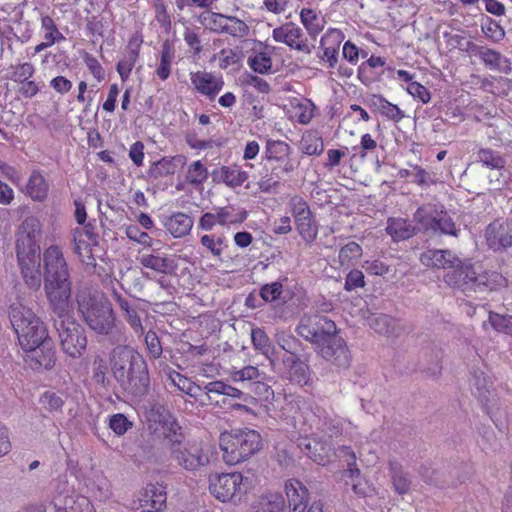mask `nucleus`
<instances>
[{
	"mask_svg": "<svg viewBox=\"0 0 512 512\" xmlns=\"http://www.w3.org/2000/svg\"><path fill=\"white\" fill-rule=\"evenodd\" d=\"M44 289L52 311L62 351L72 358H79L87 347L84 327L71 315V281L67 262L58 246H50L43 254Z\"/></svg>",
	"mask_w": 512,
	"mask_h": 512,
	"instance_id": "1",
	"label": "nucleus"
},
{
	"mask_svg": "<svg viewBox=\"0 0 512 512\" xmlns=\"http://www.w3.org/2000/svg\"><path fill=\"white\" fill-rule=\"evenodd\" d=\"M41 239L42 224L35 216L26 217L15 232L18 264L25 283L32 289H38L41 285Z\"/></svg>",
	"mask_w": 512,
	"mask_h": 512,
	"instance_id": "2",
	"label": "nucleus"
},
{
	"mask_svg": "<svg viewBox=\"0 0 512 512\" xmlns=\"http://www.w3.org/2000/svg\"><path fill=\"white\" fill-rule=\"evenodd\" d=\"M111 371L120 387L131 397L142 398L150 388V377L144 357L128 346H118L111 356Z\"/></svg>",
	"mask_w": 512,
	"mask_h": 512,
	"instance_id": "3",
	"label": "nucleus"
},
{
	"mask_svg": "<svg viewBox=\"0 0 512 512\" xmlns=\"http://www.w3.org/2000/svg\"><path fill=\"white\" fill-rule=\"evenodd\" d=\"M446 282L459 289L465 296L484 299L489 293L506 286V278L496 271L477 272L472 264L463 263L450 271Z\"/></svg>",
	"mask_w": 512,
	"mask_h": 512,
	"instance_id": "4",
	"label": "nucleus"
},
{
	"mask_svg": "<svg viewBox=\"0 0 512 512\" xmlns=\"http://www.w3.org/2000/svg\"><path fill=\"white\" fill-rule=\"evenodd\" d=\"M76 300L79 314L92 331L104 336L112 333L116 317L111 303L105 296L80 291Z\"/></svg>",
	"mask_w": 512,
	"mask_h": 512,
	"instance_id": "5",
	"label": "nucleus"
},
{
	"mask_svg": "<svg viewBox=\"0 0 512 512\" xmlns=\"http://www.w3.org/2000/svg\"><path fill=\"white\" fill-rule=\"evenodd\" d=\"M9 319L23 350L35 348L49 340L46 327L30 308L20 303L12 304Z\"/></svg>",
	"mask_w": 512,
	"mask_h": 512,
	"instance_id": "6",
	"label": "nucleus"
},
{
	"mask_svg": "<svg viewBox=\"0 0 512 512\" xmlns=\"http://www.w3.org/2000/svg\"><path fill=\"white\" fill-rule=\"evenodd\" d=\"M219 442L223 459L229 465L247 460L262 448L261 435L248 428L223 432Z\"/></svg>",
	"mask_w": 512,
	"mask_h": 512,
	"instance_id": "7",
	"label": "nucleus"
},
{
	"mask_svg": "<svg viewBox=\"0 0 512 512\" xmlns=\"http://www.w3.org/2000/svg\"><path fill=\"white\" fill-rule=\"evenodd\" d=\"M413 222L424 232L457 236L456 225L442 206L426 204L419 207L413 215Z\"/></svg>",
	"mask_w": 512,
	"mask_h": 512,
	"instance_id": "8",
	"label": "nucleus"
},
{
	"mask_svg": "<svg viewBox=\"0 0 512 512\" xmlns=\"http://www.w3.org/2000/svg\"><path fill=\"white\" fill-rule=\"evenodd\" d=\"M248 489V478H244L239 472L211 475L209 478V490L222 502H237Z\"/></svg>",
	"mask_w": 512,
	"mask_h": 512,
	"instance_id": "9",
	"label": "nucleus"
},
{
	"mask_svg": "<svg viewBox=\"0 0 512 512\" xmlns=\"http://www.w3.org/2000/svg\"><path fill=\"white\" fill-rule=\"evenodd\" d=\"M296 332L305 340L313 343L316 350L324 345L328 340L336 335V325L334 321L321 315H304Z\"/></svg>",
	"mask_w": 512,
	"mask_h": 512,
	"instance_id": "10",
	"label": "nucleus"
},
{
	"mask_svg": "<svg viewBox=\"0 0 512 512\" xmlns=\"http://www.w3.org/2000/svg\"><path fill=\"white\" fill-rule=\"evenodd\" d=\"M169 454L178 467L190 472L197 471L209 463L207 453L198 442H183L172 448Z\"/></svg>",
	"mask_w": 512,
	"mask_h": 512,
	"instance_id": "11",
	"label": "nucleus"
},
{
	"mask_svg": "<svg viewBox=\"0 0 512 512\" xmlns=\"http://www.w3.org/2000/svg\"><path fill=\"white\" fill-rule=\"evenodd\" d=\"M300 451L315 463L325 466L335 457V449L327 439L301 437L297 440Z\"/></svg>",
	"mask_w": 512,
	"mask_h": 512,
	"instance_id": "12",
	"label": "nucleus"
},
{
	"mask_svg": "<svg viewBox=\"0 0 512 512\" xmlns=\"http://www.w3.org/2000/svg\"><path fill=\"white\" fill-rule=\"evenodd\" d=\"M318 353L331 364L338 368L347 369L350 366L352 356L344 339L337 334L324 345L319 346Z\"/></svg>",
	"mask_w": 512,
	"mask_h": 512,
	"instance_id": "13",
	"label": "nucleus"
},
{
	"mask_svg": "<svg viewBox=\"0 0 512 512\" xmlns=\"http://www.w3.org/2000/svg\"><path fill=\"white\" fill-rule=\"evenodd\" d=\"M420 474L424 481L440 488L456 486L463 482L458 473V468L450 464H443L437 468L421 467Z\"/></svg>",
	"mask_w": 512,
	"mask_h": 512,
	"instance_id": "14",
	"label": "nucleus"
},
{
	"mask_svg": "<svg viewBox=\"0 0 512 512\" xmlns=\"http://www.w3.org/2000/svg\"><path fill=\"white\" fill-rule=\"evenodd\" d=\"M272 36L275 42L285 43L291 49L310 53L307 39L302 29L293 22H287L273 30Z\"/></svg>",
	"mask_w": 512,
	"mask_h": 512,
	"instance_id": "15",
	"label": "nucleus"
},
{
	"mask_svg": "<svg viewBox=\"0 0 512 512\" xmlns=\"http://www.w3.org/2000/svg\"><path fill=\"white\" fill-rule=\"evenodd\" d=\"M487 245L494 251L512 246V221L495 220L485 230Z\"/></svg>",
	"mask_w": 512,
	"mask_h": 512,
	"instance_id": "16",
	"label": "nucleus"
},
{
	"mask_svg": "<svg viewBox=\"0 0 512 512\" xmlns=\"http://www.w3.org/2000/svg\"><path fill=\"white\" fill-rule=\"evenodd\" d=\"M26 351L25 362L34 371L50 370L55 365V351L51 340Z\"/></svg>",
	"mask_w": 512,
	"mask_h": 512,
	"instance_id": "17",
	"label": "nucleus"
},
{
	"mask_svg": "<svg viewBox=\"0 0 512 512\" xmlns=\"http://www.w3.org/2000/svg\"><path fill=\"white\" fill-rule=\"evenodd\" d=\"M167 494L165 488L158 484H147L143 488L139 506L135 512H161L166 507Z\"/></svg>",
	"mask_w": 512,
	"mask_h": 512,
	"instance_id": "18",
	"label": "nucleus"
},
{
	"mask_svg": "<svg viewBox=\"0 0 512 512\" xmlns=\"http://www.w3.org/2000/svg\"><path fill=\"white\" fill-rule=\"evenodd\" d=\"M423 265L432 268L456 270L464 263L450 250L430 249L421 254Z\"/></svg>",
	"mask_w": 512,
	"mask_h": 512,
	"instance_id": "19",
	"label": "nucleus"
},
{
	"mask_svg": "<svg viewBox=\"0 0 512 512\" xmlns=\"http://www.w3.org/2000/svg\"><path fill=\"white\" fill-rule=\"evenodd\" d=\"M161 410H164L161 405H154L152 408V411H155L159 415V422L163 427L164 439L166 440L168 450L170 451L172 448H175L184 442V435L182 427L179 425L177 420L170 414L163 415Z\"/></svg>",
	"mask_w": 512,
	"mask_h": 512,
	"instance_id": "20",
	"label": "nucleus"
},
{
	"mask_svg": "<svg viewBox=\"0 0 512 512\" xmlns=\"http://www.w3.org/2000/svg\"><path fill=\"white\" fill-rule=\"evenodd\" d=\"M111 296L114 302L119 306L122 317L130 325L134 333L138 336L143 335L144 328L142 326L141 318L138 314L136 306L131 303L128 297L124 296L116 290H113Z\"/></svg>",
	"mask_w": 512,
	"mask_h": 512,
	"instance_id": "21",
	"label": "nucleus"
},
{
	"mask_svg": "<svg viewBox=\"0 0 512 512\" xmlns=\"http://www.w3.org/2000/svg\"><path fill=\"white\" fill-rule=\"evenodd\" d=\"M204 391L207 396V400L209 403H219V399L217 396L223 395L228 396L234 399H241L244 402H249L250 400V393L243 392L241 389L232 387L223 381H213L209 382L204 386Z\"/></svg>",
	"mask_w": 512,
	"mask_h": 512,
	"instance_id": "22",
	"label": "nucleus"
},
{
	"mask_svg": "<svg viewBox=\"0 0 512 512\" xmlns=\"http://www.w3.org/2000/svg\"><path fill=\"white\" fill-rule=\"evenodd\" d=\"M290 512H304L307 508L308 490L298 480L291 479L285 484Z\"/></svg>",
	"mask_w": 512,
	"mask_h": 512,
	"instance_id": "23",
	"label": "nucleus"
},
{
	"mask_svg": "<svg viewBox=\"0 0 512 512\" xmlns=\"http://www.w3.org/2000/svg\"><path fill=\"white\" fill-rule=\"evenodd\" d=\"M191 82L200 93L213 99L222 89L224 82L208 72L198 71L191 75Z\"/></svg>",
	"mask_w": 512,
	"mask_h": 512,
	"instance_id": "24",
	"label": "nucleus"
},
{
	"mask_svg": "<svg viewBox=\"0 0 512 512\" xmlns=\"http://www.w3.org/2000/svg\"><path fill=\"white\" fill-rule=\"evenodd\" d=\"M375 332L385 336H399L403 331L399 322L387 314H371L367 318Z\"/></svg>",
	"mask_w": 512,
	"mask_h": 512,
	"instance_id": "25",
	"label": "nucleus"
},
{
	"mask_svg": "<svg viewBox=\"0 0 512 512\" xmlns=\"http://www.w3.org/2000/svg\"><path fill=\"white\" fill-rule=\"evenodd\" d=\"M387 233L395 241L407 240L414 236L417 232L423 231L417 223L413 225L403 218H389L386 227Z\"/></svg>",
	"mask_w": 512,
	"mask_h": 512,
	"instance_id": "26",
	"label": "nucleus"
},
{
	"mask_svg": "<svg viewBox=\"0 0 512 512\" xmlns=\"http://www.w3.org/2000/svg\"><path fill=\"white\" fill-rule=\"evenodd\" d=\"M443 351L437 346H429L423 350L421 370L430 377H438L442 372Z\"/></svg>",
	"mask_w": 512,
	"mask_h": 512,
	"instance_id": "27",
	"label": "nucleus"
},
{
	"mask_svg": "<svg viewBox=\"0 0 512 512\" xmlns=\"http://www.w3.org/2000/svg\"><path fill=\"white\" fill-rule=\"evenodd\" d=\"M212 177L213 181L217 183H224L228 187L236 188L248 179V174L237 166H222L212 172Z\"/></svg>",
	"mask_w": 512,
	"mask_h": 512,
	"instance_id": "28",
	"label": "nucleus"
},
{
	"mask_svg": "<svg viewBox=\"0 0 512 512\" xmlns=\"http://www.w3.org/2000/svg\"><path fill=\"white\" fill-rule=\"evenodd\" d=\"M472 393L484 404L489 402V397L492 394V382L486 376L484 371L480 369H473L471 371V378L469 380Z\"/></svg>",
	"mask_w": 512,
	"mask_h": 512,
	"instance_id": "29",
	"label": "nucleus"
},
{
	"mask_svg": "<svg viewBox=\"0 0 512 512\" xmlns=\"http://www.w3.org/2000/svg\"><path fill=\"white\" fill-rule=\"evenodd\" d=\"M463 51L479 56L484 64L492 69L499 70L502 55L496 50L485 46H479L474 42H466Z\"/></svg>",
	"mask_w": 512,
	"mask_h": 512,
	"instance_id": "30",
	"label": "nucleus"
},
{
	"mask_svg": "<svg viewBox=\"0 0 512 512\" xmlns=\"http://www.w3.org/2000/svg\"><path fill=\"white\" fill-rule=\"evenodd\" d=\"M164 225L173 237L181 238L190 232L193 220L187 214L178 212L168 217Z\"/></svg>",
	"mask_w": 512,
	"mask_h": 512,
	"instance_id": "31",
	"label": "nucleus"
},
{
	"mask_svg": "<svg viewBox=\"0 0 512 512\" xmlns=\"http://www.w3.org/2000/svg\"><path fill=\"white\" fill-rule=\"evenodd\" d=\"M166 370L167 378L170 381V384L175 386L179 391L189 395L190 397L196 398L198 396V392L202 390L199 385L191 381L186 376L171 369L169 366H166L165 371Z\"/></svg>",
	"mask_w": 512,
	"mask_h": 512,
	"instance_id": "32",
	"label": "nucleus"
},
{
	"mask_svg": "<svg viewBox=\"0 0 512 512\" xmlns=\"http://www.w3.org/2000/svg\"><path fill=\"white\" fill-rule=\"evenodd\" d=\"M285 499L281 494L271 493L261 496L253 505L254 512H283Z\"/></svg>",
	"mask_w": 512,
	"mask_h": 512,
	"instance_id": "33",
	"label": "nucleus"
},
{
	"mask_svg": "<svg viewBox=\"0 0 512 512\" xmlns=\"http://www.w3.org/2000/svg\"><path fill=\"white\" fill-rule=\"evenodd\" d=\"M389 470L395 492L400 495L408 493L411 486V480L409 475L403 471L401 464L396 461H390Z\"/></svg>",
	"mask_w": 512,
	"mask_h": 512,
	"instance_id": "34",
	"label": "nucleus"
},
{
	"mask_svg": "<svg viewBox=\"0 0 512 512\" xmlns=\"http://www.w3.org/2000/svg\"><path fill=\"white\" fill-rule=\"evenodd\" d=\"M27 194L35 201H43L48 194V184L43 175L34 170L26 186Z\"/></svg>",
	"mask_w": 512,
	"mask_h": 512,
	"instance_id": "35",
	"label": "nucleus"
},
{
	"mask_svg": "<svg viewBox=\"0 0 512 512\" xmlns=\"http://www.w3.org/2000/svg\"><path fill=\"white\" fill-rule=\"evenodd\" d=\"M300 149L306 155H320L324 151V142L318 131H306L300 140Z\"/></svg>",
	"mask_w": 512,
	"mask_h": 512,
	"instance_id": "36",
	"label": "nucleus"
},
{
	"mask_svg": "<svg viewBox=\"0 0 512 512\" xmlns=\"http://www.w3.org/2000/svg\"><path fill=\"white\" fill-rule=\"evenodd\" d=\"M139 261L142 266L163 274L171 272L176 267L172 259L153 254H143Z\"/></svg>",
	"mask_w": 512,
	"mask_h": 512,
	"instance_id": "37",
	"label": "nucleus"
},
{
	"mask_svg": "<svg viewBox=\"0 0 512 512\" xmlns=\"http://www.w3.org/2000/svg\"><path fill=\"white\" fill-rule=\"evenodd\" d=\"M291 147L284 141L268 140L266 143L265 160L267 161H285L290 159Z\"/></svg>",
	"mask_w": 512,
	"mask_h": 512,
	"instance_id": "38",
	"label": "nucleus"
},
{
	"mask_svg": "<svg viewBox=\"0 0 512 512\" xmlns=\"http://www.w3.org/2000/svg\"><path fill=\"white\" fill-rule=\"evenodd\" d=\"M251 339L254 347L261 351L271 363H273L272 356L276 354L274 347L271 345L270 339L261 328H253L251 330Z\"/></svg>",
	"mask_w": 512,
	"mask_h": 512,
	"instance_id": "39",
	"label": "nucleus"
},
{
	"mask_svg": "<svg viewBox=\"0 0 512 512\" xmlns=\"http://www.w3.org/2000/svg\"><path fill=\"white\" fill-rule=\"evenodd\" d=\"M275 341L278 346L286 352V354L298 355L301 354V352H304L302 342L295 336L284 331L276 333Z\"/></svg>",
	"mask_w": 512,
	"mask_h": 512,
	"instance_id": "40",
	"label": "nucleus"
},
{
	"mask_svg": "<svg viewBox=\"0 0 512 512\" xmlns=\"http://www.w3.org/2000/svg\"><path fill=\"white\" fill-rule=\"evenodd\" d=\"M295 222L297 230L303 240L307 243H312L318 234V226L313 215L310 214L304 218H298Z\"/></svg>",
	"mask_w": 512,
	"mask_h": 512,
	"instance_id": "41",
	"label": "nucleus"
},
{
	"mask_svg": "<svg viewBox=\"0 0 512 512\" xmlns=\"http://www.w3.org/2000/svg\"><path fill=\"white\" fill-rule=\"evenodd\" d=\"M373 103L382 115L394 122H399L405 117L404 112L397 105L382 96H374Z\"/></svg>",
	"mask_w": 512,
	"mask_h": 512,
	"instance_id": "42",
	"label": "nucleus"
},
{
	"mask_svg": "<svg viewBox=\"0 0 512 512\" xmlns=\"http://www.w3.org/2000/svg\"><path fill=\"white\" fill-rule=\"evenodd\" d=\"M251 395L250 399H257L261 402H269L274 399L273 389L260 379L254 382H247V389Z\"/></svg>",
	"mask_w": 512,
	"mask_h": 512,
	"instance_id": "43",
	"label": "nucleus"
},
{
	"mask_svg": "<svg viewBox=\"0 0 512 512\" xmlns=\"http://www.w3.org/2000/svg\"><path fill=\"white\" fill-rule=\"evenodd\" d=\"M283 294V285L278 281L263 285L259 291L261 300L269 303L276 301L285 303L286 297Z\"/></svg>",
	"mask_w": 512,
	"mask_h": 512,
	"instance_id": "44",
	"label": "nucleus"
},
{
	"mask_svg": "<svg viewBox=\"0 0 512 512\" xmlns=\"http://www.w3.org/2000/svg\"><path fill=\"white\" fill-rule=\"evenodd\" d=\"M478 161L492 169H503L505 167V159L496 151L488 148L480 149L477 153Z\"/></svg>",
	"mask_w": 512,
	"mask_h": 512,
	"instance_id": "45",
	"label": "nucleus"
},
{
	"mask_svg": "<svg viewBox=\"0 0 512 512\" xmlns=\"http://www.w3.org/2000/svg\"><path fill=\"white\" fill-rule=\"evenodd\" d=\"M249 67L256 73L267 74L272 71V59L266 52L256 53L248 57Z\"/></svg>",
	"mask_w": 512,
	"mask_h": 512,
	"instance_id": "46",
	"label": "nucleus"
},
{
	"mask_svg": "<svg viewBox=\"0 0 512 512\" xmlns=\"http://www.w3.org/2000/svg\"><path fill=\"white\" fill-rule=\"evenodd\" d=\"M249 30V26L243 20H240L235 16H226L224 33L229 34L232 37L244 38L248 36Z\"/></svg>",
	"mask_w": 512,
	"mask_h": 512,
	"instance_id": "47",
	"label": "nucleus"
},
{
	"mask_svg": "<svg viewBox=\"0 0 512 512\" xmlns=\"http://www.w3.org/2000/svg\"><path fill=\"white\" fill-rule=\"evenodd\" d=\"M264 169L280 182L285 174L294 171L295 166L290 159H287L279 162L267 161L264 163Z\"/></svg>",
	"mask_w": 512,
	"mask_h": 512,
	"instance_id": "48",
	"label": "nucleus"
},
{
	"mask_svg": "<svg viewBox=\"0 0 512 512\" xmlns=\"http://www.w3.org/2000/svg\"><path fill=\"white\" fill-rule=\"evenodd\" d=\"M53 489L55 492V496L53 500L61 499L66 500L67 498H74L73 496V486L69 483L68 475L61 474L53 481Z\"/></svg>",
	"mask_w": 512,
	"mask_h": 512,
	"instance_id": "49",
	"label": "nucleus"
},
{
	"mask_svg": "<svg viewBox=\"0 0 512 512\" xmlns=\"http://www.w3.org/2000/svg\"><path fill=\"white\" fill-rule=\"evenodd\" d=\"M208 178L207 168L202 164L200 160L192 163L188 167L186 180L191 185L199 186L202 185Z\"/></svg>",
	"mask_w": 512,
	"mask_h": 512,
	"instance_id": "50",
	"label": "nucleus"
},
{
	"mask_svg": "<svg viewBox=\"0 0 512 512\" xmlns=\"http://www.w3.org/2000/svg\"><path fill=\"white\" fill-rule=\"evenodd\" d=\"M41 25L46 31L44 39L47 41V44L53 45L58 41L65 40L64 35L58 30L54 20L50 16H43Z\"/></svg>",
	"mask_w": 512,
	"mask_h": 512,
	"instance_id": "51",
	"label": "nucleus"
},
{
	"mask_svg": "<svg viewBox=\"0 0 512 512\" xmlns=\"http://www.w3.org/2000/svg\"><path fill=\"white\" fill-rule=\"evenodd\" d=\"M39 403L49 412H61L64 400L58 393L46 391L41 395Z\"/></svg>",
	"mask_w": 512,
	"mask_h": 512,
	"instance_id": "52",
	"label": "nucleus"
},
{
	"mask_svg": "<svg viewBox=\"0 0 512 512\" xmlns=\"http://www.w3.org/2000/svg\"><path fill=\"white\" fill-rule=\"evenodd\" d=\"M364 269L368 274L377 276L394 277L396 274V268L394 266L387 265L380 260L367 261L364 265Z\"/></svg>",
	"mask_w": 512,
	"mask_h": 512,
	"instance_id": "53",
	"label": "nucleus"
},
{
	"mask_svg": "<svg viewBox=\"0 0 512 512\" xmlns=\"http://www.w3.org/2000/svg\"><path fill=\"white\" fill-rule=\"evenodd\" d=\"M84 504L88 506L86 498H80L79 500H76L75 498H67L64 501L57 499L55 500L54 512H82L81 507Z\"/></svg>",
	"mask_w": 512,
	"mask_h": 512,
	"instance_id": "54",
	"label": "nucleus"
},
{
	"mask_svg": "<svg viewBox=\"0 0 512 512\" xmlns=\"http://www.w3.org/2000/svg\"><path fill=\"white\" fill-rule=\"evenodd\" d=\"M489 320L494 329L512 336V315L490 313Z\"/></svg>",
	"mask_w": 512,
	"mask_h": 512,
	"instance_id": "55",
	"label": "nucleus"
},
{
	"mask_svg": "<svg viewBox=\"0 0 512 512\" xmlns=\"http://www.w3.org/2000/svg\"><path fill=\"white\" fill-rule=\"evenodd\" d=\"M261 374L258 368L254 366H246L243 369L234 373V380L242 384L243 389H247V382L258 381Z\"/></svg>",
	"mask_w": 512,
	"mask_h": 512,
	"instance_id": "56",
	"label": "nucleus"
},
{
	"mask_svg": "<svg viewBox=\"0 0 512 512\" xmlns=\"http://www.w3.org/2000/svg\"><path fill=\"white\" fill-rule=\"evenodd\" d=\"M362 254L361 246L356 242H349L339 251V261L341 265L348 264L352 259H357Z\"/></svg>",
	"mask_w": 512,
	"mask_h": 512,
	"instance_id": "57",
	"label": "nucleus"
},
{
	"mask_svg": "<svg viewBox=\"0 0 512 512\" xmlns=\"http://www.w3.org/2000/svg\"><path fill=\"white\" fill-rule=\"evenodd\" d=\"M132 425V422L129 421L128 418L121 413L112 415L109 420V427L117 435L125 434L128 431V429L132 428Z\"/></svg>",
	"mask_w": 512,
	"mask_h": 512,
	"instance_id": "58",
	"label": "nucleus"
},
{
	"mask_svg": "<svg viewBox=\"0 0 512 512\" xmlns=\"http://www.w3.org/2000/svg\"><path fill=\"white\" fill-rule=\"evenodd\" d=\"M288 373L292 381L298 384H306L309 378V366L302 359Z\"/></svg>",
	"mask_w": 512,
	"mask_h": 512,
	"instance_id": "59",
	"label": "nucleus"
},
{
	"mask_svg": "<svg viewBox=\"0 0 512 512\" xmlns=\"http://www.w3.org/2000/svg\"><path fill=\"white\" fill-rule=\"evenodd\" d=\"M323 438L327 437L328 441H331L334 437H338L341 434V427L337 420L324 418L319 427Z\"/></svg>",
	"mask_w": 512,
	"mask_h": 512,
	"instance_id": "60",
	"label": "nucleus"
},
{
	"mask_svg": "<svg viewBox=\"0 0 512 512\" xmlns=\"http://www.w3.org/2000/svg\"><path fill=\"white\" fill-rule=\"evenodd\" d=\"M482 31L486 37L492 39L494 42L501 41L505 36L504 29L498 22L492 19H489L486 24L482 25Z\"/></svg>",
	"mask_w": 512,
	"mask_h": 512,
	"instance_id": "61",
	"label": "nucleus"
},
{
	"mask_svg": "<svg viewBox=\"0 0 512 512\" xmlns=\"http://www.w3.org/2000/svg\"><path fill=\"white\" fill-rule=\"evenodd\" d=\"M172 58L173 56L170 49L164 47L161 53L160 65L156 70V74L160 79L166 80L169 77Z\"/></svg>",
	"mask_w": 512,
	"mask_h": 512,
	"instance_id": "62",
	"label": "nucleus"
},
{
	"mask_svg": "<svg viewBox=\"0 0 512 512\" xmlns=\"http://www.w3.org/2000/svg\"><path fill=\"white\" fill-rule=\"evenodd\" d=\"M145 343L151 356L155 359L162 355L163 349L161 346L160 339L156 332L149 330L145 334Z\"/></svg>",
	"mask_w": 512,
	"mask_h": 512,
	"instance_id": "63",
	"label": "nucleus"
},
{
	"mask_svg": "<svg viewBox=\"0 0 512 512\" xmlns=\"http://www.w3.org/2000/svg\"><path fill=\"white\" fill-rule=\"evenodd\" d=\"M73 238V251L79 256L82 257L84 252H88L90 246L93 245L89 240L86 241L83 237V231L75 228L72 232Z\"/></svg>",
	"mask_w": 512,
	"mask_h": 512,
	"instance_id": "64",
	"label": "nucleus"
}]
</instances>
